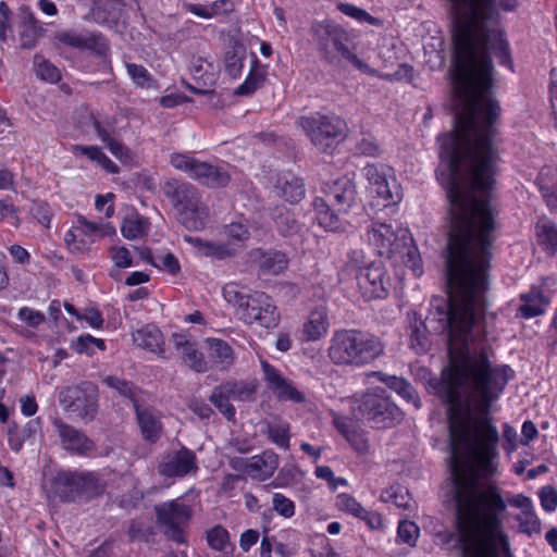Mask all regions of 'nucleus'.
I'll return each instance as SVG.
<instances>
[{"mask_svg":"<svg viewBox=\"0 0 557 557\" xmlns=\"http://www.w3.org/2000/svg\"><path fill=\"white\" fill-rule=\"evenodd\" d=\"M156 524L162 534L177 544L186 543L184 529L193 517V509L181 499L154 505Z\"/></svg>","mask_w":557,"mask_h":557,"instance_id":"10","label":"nucleus"},{"mask_svg":"<svg viewBox=\"0 0 557 557\" xmlns=\"http://www.w3.org/2000/svg\"><path fill=\"white\" fill-rule=\"evenodd\" d=\"M383 354L384 344L377 336L356 329L335 331L327 348L332 363L341 367H366Z\"/></svg>","mask_w":557,"mask_h":557,"instance_id":"3","label":"nucleus"},{"mask_svg":"<svg viewBox=\"0 0 557 557\" xmlns=\"http://www.w3.org/2000/svg\"><path fill=\"white\" fill-rule=\"evenodd\" d=\"M20 41L24 49H32L36 46L41 36L42 27L38 24L35 16L28 12L21 25Z\"/></svg>","mask_w":557,"mask_h":557,"instance_id":"33","label":"nucleus"},{"mask_svg":"<svg viewBox=\"0 0 557 557\" xmlns=\"http://www.w3.org/2000/svg\"><path fill=\"white\" fill-rule=\"evenodd\" d=\"M74 150L86 156L91 161H96L109 173L114 174L119 172V166L113 163L99 147L76 145Z\"/></svg>","mask_w":557,"mask_h":557,"instance_id":"38","label":"nucleus"},{"mask_svg":"<svg viewBox=\"0 0 557 557\" xmlns=\"http://www.w3.org/2000/svg\"><path fill=\"white\" fill-rule=\"evenodd\" d=\"M357 283L366 300L383 298L387 295V280L384 265L381 262H372L360 268L357 274Z\"/></svg>","mask_w":557,"mask_h":557,"instance_id":"15","label":"nucleus"},{"mask_svg":"<svg viewBox=\"0 0 557 557\" xmlns=\"http://www.w3.org/2000/svg\"><path fill=\"white\" fill-rule=\"evenodd\" d=\"M218 67L201 57L191 60L190 73L195 84L183 81V85L194 94H212L218 81Z\"/></svg>","mask_w":557,"mask_h":557,"instance_id":"18","label":"nucleus"},{"mask_svg":"<svg viewBox=\"0 0 557 557\" xmlns=\"http://www.w3.org/2000/svg\"><path fill=\"white\" fill-rule=\"evenodd\" d=\"M140 434L146 442L156 443L162 435L161 413L154 408L143 406L138 399H133Z\"/></svg>","mask_w":557,"mask_h":557,"instance_id":"20","label":"nucleus"},{"mask_svg":"<svg viewBox=\"0 0 557 557\" xmlns=\"http://www.w3.org/2000/svg\"><path fill=\"white\" fill-rule=\"evenodd\" d=\"M245 57V49L240 46H234L225 52L224 63L225 72L233 78L240 75L243 69V61Z\"/></svg>","mask_w":557,"mask_h":557,"instance_id":"40","label":"nucleus"},{"mask_svg":"<svg viewBox=\"0 0 557 557\" xmlns=\"http://www.w3.org/2000/svg\"><path fill=\"white\" fill-rule=\"evenodd\" d=\"M272 508L284 518H290L295 515L294 502L280 493L273 495Z\"/></svg>","mask_w":557,"mask_h":557,"instance_id":"52","label":"nucleus"},{"mask_svg":"<svg viewBox=\"0 0 557 557\" xmlns=\"http://www.w3.org/2000/svg\"><path fill=\"white\" fill-rule=\"evenodd\" d=\"M521 299L524 301L520 306L519 311L525 319L541 315L545 311L547 301L540 290H531L527 294L521 295Z\"/></svg>","mask_w":557,"mask_h":557,"instance_id":"34","label":"nucleus"},{"mask_svg":"<svg viewBox=\"0 0 557 557\" xmlns=\"http://www.w3.org/2000/svg\"><path fill=\"white\" fill-rule=\"evenodd\" d=\"M275 224L284 236L292 235L299 230V225L294 215L286 209L280 210L276 214Z\"/></svg>","mask_w":557,"mask_h":557,"instance_id":"49","label":"nucleus"},{"mask_svg":"<svg viewBox=\"0 0 557 557\" xmlns=\"http://www.w3.org/2000/svg\"><path fill=\"white\" fill-rule=\"evenodd\" d=\"M336 506L339 510L348 512L355 517H362L364 508L349 494H339L336 498Z\"/></svg>","mask_w":557,"mask_h":557,"instance_id":"51","label":"nucleus"},{"mask_svg":"<svg viewBox=\"0 0 557 557\" xmlns=\"http://www.w3.org/2000/svg\"><path fill=\"white\" fill-rule=\"evenodd\" d=\"M188 408L201 419H208L213 413L211 407L199 399L189 400Z\"/></svg>","mask_w":557,"mask_h":557,"instance_id":"63","label":"nucleus"},{"mask_svg":"<svg viewBox=\"0 0 557 557\" xmlns=\"http://www.w3.org/2000/svg\"><path fill=\"white\" fill-rule=\"evenodd\" d=\"M172 341L175 348L182 351L183 360L190 369L197 373H203L208 370V362L194 342H190L185 335L177 333L172 335Z\"/></svg>","mask_w":557,"mask_h":557,"instance_id":"25","label":"nucleus"},{"mask_svg":"<svg viewBox=\"0 0 557 557\" xmlns=\"http://www.w3.org/2000/svg\"><path fill=\"white\" fill-rule=\"evenodd\" d=\"M133 343L150 352L164 357V338L162 332L153 324H147L132 333Z\"/></svg>","mask_w":557,"mask_h":557,"instance_id":"26","label":"nucleus"},{"mask_svg":"<svg viewBox=\"0 0 557 557\" xmlns=\"http://www.w3.org/2000/svg\"><path fill=\"white\" fill-rule=\"evenodd\" d=\"M278 467V456L272 450H264L247 459L245 472L255 480L264 481L273 475Z\"/></svg>","mask_w":557,"mask_h":557,"instance_id":"23","label":"nucleus"},{"mask_svg":"<svg viewBox=\"0 0 557 557\" xmlns=\"http://www.w3.org/2000/svg\"><path fill=\"white\" fill-rule=\"evenodd\" d=\"M87 343H92L94 346L98 347L100 350L106 349V344L103 339L96 338L89 334L79 336L77 341L74 343V349L78 354L88 352Z\"/></svg>","mask_w":557,"mask_h":557,"instance_id":"60","label":"nucleus"},{"mask_svg":"<svg viewBox=\"0 0 557 557\" xmlns=\"http://www.w3.org/2000/svg\"><path fill=\"white\" fill-rule=\"evenodd\" d=\"M372 191L383 201L384 207L396 205L401 199V188L396 178L386 181Z\"/></svg>","mask_w":557,"mask_h":557,"instance_id":"39","label":"nucleus"},{"mask_svg":"<svg viewBox=\"0 0 557 557\" xmlns=\"http://www.w3.org/2000/svg\"><path fill=\"white\" fill-rule=\"evenodd\" d=\"M313 35L318 51L329 64L341 66L342 60H346L359 70L368 69V65L349 50L348 36L343 28L332 24H319L313 28Z\"/></svg>","mask_w":557,"mask_h":557,"instance_id":"9","label":"nucleus"},{"mask_svg":"<svg viewBox=\"0 0 557 557\" xmlns=\"http://www.w3.org/2000/svg\"><path fill=\"white\" fill-rule=\"evenodd\" d=\"M162 190L178 210L180 221L186 228L199 231L205 227L209 213L195 186L172 178L164 183Z\"/></svg>","mask_w":557,"mask_h":557,"instance_id":"7","label":"nucleus"},{"mask_svg":"<svg viewBox=\"0 0 557 557\" xmlns=\"http://www.w3.org/2000/svg\"><path fill=\"white\" fill-rule=\"evenodd\" d=\"M540 499L542 507L550 512L557 507V491L553 486H544L540 490Z\"/></svg>","mask_w":557,"mask_h":557,"instance_id":"57","label":"nucleus"},{"mask_svg":"<svg viewBox=\"0 0 557 557\" xmlns=\"http://www.w3.org/2000/svg\"><path fill=\"white\" fill-rule=\"evenodd\" d=\"M53 424L64 449L77 455H86L95 449V443L82 431L60 419H55Z\"/></svg>","mask_w":557,"mask_h":557,"instance_id":"21","label":"nucleus"},{"mask_svg":"<svg viewBox=\"0 0 557 557\" xmlns=\"http://www.w3.org/2000/svg\"><path fill=\"white\" fill-rule=\"evenodd\" d=\"M81 473L62 472L53 481L55 495L62 502H73L79 498Z\"/></svg>","mask_w":557,"mask_h":557,"instance_id":"29","label":"nucleus"},{"mask_svg":"<svg viewBox=\"0 0 557 557\" xmlns=\"http://www.w3.org/2000/svg\"><path fill=\"white\" fill-rule=\"evenodd\" d=\"M17 317L28 326L36 327L45 321V315L40 311L23 307L18 310Z\"/></svg>","mask_w":557,"mask_h":557,"instance_id":"56","label":"nucleus"},{"mask_svg":"<svg viewBox=\"0 0 557 557\" xmlns=\"http://www.w3.org/2000/svg\"><path fill=\"white\" fill-rule=\"evenodd\" d=\"M385 502H392L399 508L408 509L410 507V496L408 491L400 485H393L382 494Z\"/></svg>","mask_w":557,"mask_h":557,"instance_id":"46","label":"nucleus"},{"mask_svg":"<svg viewBox=\"0 0 557 557\" xmlns=\"http://www.w3.org/2000/svg\"><path fill=\"white\" fill-rule=\"evenodd\" d=\"M225 234L227 237L236 242H245L249 237V231L246 225L240 222H232L225 226Z\"/></svg>","mask_w":557,"mask_h":557,"instance_id":"58","label":"nucleus"},{"mask_svg":"<svg viewBox=\"0 0 557 557\" xmlns=\"http://www.w3.org/2000/svg\"><path fill=\"white\" fill-rule=\"evenodd\" d=\"M337 9L345 15L350 16L359 22H366L370 25L379 26L381 25V21L372 15H370L366 10L358 8L350 3L339 2L337 4Z\"/></svg>","mask_w":557,"mask_h":557,"instance_id":"47","label":"nucleus"},{"mask_svg":"<svg viewBox=\"0 0 557 557\" xmlns=\"http://www.w3.org/2000/svg\"><path fill=\"white\" fill-rule=\"evenodd\" d=\"M59 401L65 410H72L82 419L91 421L98 408V389L90 382L66 386L59 392Z\"/></svg>","mask_w":557,"mask_h":557,"instance_id":"14","label":"nucleus"},{"mask_svg":"<svg viewBox=\"0 0 557 557\" xmlns=\"http://www.w3.org/2000/svg\"><path fill=\"white\" fill-rule=\"evenodd\" d=\"M330 322L325 306L313 308L302 326V335L307 342L321 339L329 331Z\"/></svg>","mask_w":557,"mask_h":557,"instance_id":"27","label":"nucleus"},{"mask_svg":"<svg viewBox=\"0 0 557 557\" xmlns=\"http://www.w3.org/2000/svg\"><path fill=\"white\" fill-rule=\"evenodd\" d=\"M103 383L115 391H117L121 395L129 397L131 400L137 399L135 395L136 388L133 386L132 383L124 379H120L114 375H109L103 379Z\"/></svg>","mask_w":557,"mask_h":557,"instance_id":"50","label":"nucleus"},{"mask_svg":"<svg viewBox=\"0 0 557 557\" xmlns=\"http://www.w3.org/2000/svg\"><path fill=\"white\" fill-rule=\"evenodd\" d=\"M537 243L549 255L557 251V225L550 221H540L536 224Z\"/></svg>","mask_w":557,"mask_h":557,"instance_id":"32","label":"nucleus"},{"mask_svg":"<svg viewBox=\"0 0 557 557\" xmlns=\"http://www.w3.org/2000/svg\"><path fill=\"white\" fill-rule=\"evenodd\" d=\"M156 267L163 271L169 272L172 275H176L181 271L177 258L171 252L166 253L162 258L161 264L157 263Z\"/></svg>","mask_w":557,"mask_h":557,"instance_id":"62","label":"nucleus"},{"mask_svg":"<svg viewBox=\"0 0 557 557\" xmlns=\"http://www.w3.org/2000/svg\"><path fill=\"white\" fill-rule=\"evenodd\" d=\"M388 386L395 389L406 400L411 401L417 408L420 407V399L414 388L406 380L393 376L388 381Z\"/></svg>","mask_w":557,"mask_h":557,"instance_id":"44","label":"nucleus"},{"mask_svg":"<svg viewBox=\"0 0 557 557\" xmlns=\"http://www.w3.org/2000/svg\"><path fill=\"white\" fill-rule=\"evenodd\" d=\"M261 369L264 381L269 389H271L278 400L293 401L301 404L306 401V396L298 391L292 381L282 375V373L267 360H261Z\"/></svg>","mask_w":557,"mask_h":557,"instance_id":"16","label":"nucleus"},{"mask_svg":"<svg viewBox=\"0 0 557 557\" xmlns=\"http://www.w3.org/2000/svg\"><path fill=\"white\" fill-rule=\"evenodd\" d=\"M275 189L280 197L290 203H297L305 196L302 180L290 172L284 173L277 178Z\"/></svg>","mask_w":557,"mask_h":557,"instance_id":"28","label":"nucleus"},{"mask_svg":"<svg viewBox=\"0 0 557 557\" xmlns=\"http://www.w3.org/2000/svg\"><path fill=\"white\" fill-rule=\"evenodd\" d=\"M209 356L222 371L232 367L235 360V352L231 345L220 338H207Z\"/></svg>","mask_w":557,"mask_h":557,"instance_id":"30","label":"nucleus"},{"mask_svg":"<svg viewBox=\"0 0 557 557\" xmlns=\"http://www.w3.org/2000/svg\"><path fill=\"white\" fill-rule=\"evenodd\" d=\"M333 423L357 453L366 454L369 451L366 431L358 428L351 419L336 414L333 418Z\"/></svg>","mask_w":557,"mask_h":557,"instance_id":"24","label":"nucleus"},{"mask_svg":"<svg viewBox=\"0 0 557 557\" xmlns=\"http://www.w3.org/2000/svg\"><path fill=\"white\" fill-rule=\"evenodd\" d=\"M420 529L419 527L408 520L400 521L397 529V539L400 543L407 544L410 547L416 546L417 540L419 537Z\"/></svg>","mask_w":557,"mask_h":557,"instance_id":"48","label":"nucleus"},{"mask_svg":"<svg viewBox=\"0 0 557 557\" xmlns=\"http://www.w3.org/2000/svg\"><path fill=\"white\" fill-rule=\"evenodd\" d=\"M37 76L49 83H57L61 78L60 71L44 57L36 54L34 58Z\"/></svg>","mask_w":557,"mask_h":557,"instance_id":"43","label":"nucleus"},{"mask_svg":"<svg viewBox=\"0 0 557 557\" xmlns=\"http://www.w3.org/2000/svg\"><path fill=\"white\" fill-rule=\"evenodd\" d=\"M298 125L306 132L312 145L321 152H326L334 146L337 138L343 137L346 124L336 116L320 113L301 116Z\"/></svg>","mask_w":557,"mask_h":557,"instance_id":"11","label":"nucleus"},{"mask_svg":"<svg viewBox=\"0 0 557 557\" xmlns=\"http://www.w3.org/2000/svg\"><path fill=\"white\" fill-rule=\"evenodd\" d=\"M268 438L283 449L289 448V425L287 423L268 424L265 431Z\"/></svg>","mask_w":557,"mask_h":557,"instance_id":"42","label":"nucleus"},{"mask_svg":"<svg viewBox=\"0 0 557 557\" xmlns=\"http://www.w3.org/2000/svg\"><path fill=\"white\" fill-rule=\"evenodd\" d=\"M259 540V532L253 529H248L242 533L239 539V547L243 552H248Z\"/></svg>","mask_w":557,"mask_h":557,"instance_id":"64","label":"nucleus"},{"mask_svg":"<svg viewBox=\"0 0 557 557\" xmlns=\"http://www.w3.org/2000/svg\"><path fill=\"white\" fill-rule=\"evenodd\" d=\"M258 384L255 380H228L215 386L209 397L210 403L228 420L234 421V401H252Z\"/></svg>","mask_w":557,"mask_h":557,"instance_id":"12","label":"nucleus"},{"mask_svg":"<svg viewBox=\"0 0 557 557\" xmlns=\"http://www.w3.org/2000/svg\"><path fill=\"white\" fill-rule=\"evenodd\" d=\"M264 79L265 72L261 69L258 59L255 58L247 78L236 88L234 94L236 96H248L260 88L263 85Z\"/></svg>","mask_w":557,"mask_h":557,"instance_id":"35","label":"nucleus"},{"mask_svg":"<svg viewBox=\"0 0 557 557\" xmlns=\"http://www.w3.org/2000/svg\"><path fill=\"white\" fill-rule=\"evenodd\" d=\"M357 149L360 153L369 157H377L381 152L380 146L374 138L363 137L358 144Z\"/></svg>","mask_w":557,"mask_h":557,"instance_id":"61","label":"nucleus"},{"mask_svg":"<svg viewBox=\"0 0 557 557\" xmlns=\"http://www.w3.org/2000/svg\"><path fill=\"white\" fill-rule=\"evenodd\" d=\"M112 261L116 268H129L133 265V259L131 252L126 247L112 248L111 253Z\"/></svg>","mask_w":557,"mask_h":557,"instance_id":"59","label":"nucleus"},{"mask_svg":"<svg viewBox=\"0 0 557 557\" xmlns=\"http://www.w3.org/2000/svg\"><path fill=\"white\" fill-rule=\"evenodd\" d=\"M196 470V455L186 447L169 454L158 467L159 473L165 478H182Z\"/></svg>","mask_w":557,"mask_h":557,"instance_id":"19","label":"nucleus"},{"mask_svg":"<svg viewBox=\"0 0 557 557\" xmlns=\"http://www.w3.org/2000/svg\"><path fill=\"white\" fill-rule=\"evenodd\" d=\"M106 491V482L100 480L97 474L81 473L79 498L86 500L102 495Z\"/></svg>","mask_w":557,"mask_h":557,"instance_id":"36","label":"nucleus"},{"mask_svg":"<svg viewBox=\"0 0 557 557\" xmlns=\"http://www.w3.org/2000/svg\"><path fill=\"white\" fill-rule=\"evenodd\" d=\"M126 70L133 82L139 87H148L151 76L146 67L136 63H126Z\"/></svg>","mask_w":557,"mask_h":557,"instance_id":"53","label":"nucleus"},{"mask_svg":"<svg viewBox=\"0 0 557 557\" xmlns=\"http://www.w3.org/2000/svg\"><path fill=\"white\" fill-rule=\"evenodd\" d=\"M540 190L546 205L557 210V169H548L540 175Z\"/></svg>","mask_w":557,"mask_h":557,"instance_id":"31","label":"nucleus"},{"mask_svg":"<svg viewBox=\"0 0 557 557\" xmlns=\"http://www.w3.org/2000/svg\"><path fill=\"white\" fill-rule=\"evenodd\" d=\"M222 292L224 299L236 308L246 324H256L264 329H272L278 324L280 312L265 293L244 294L236 283L226 284Z\"/></svg>","mask_w":557,"mask_h":557,"instance_id":"4","label":"nucleus"},{"mask_svg":"<svg viewBox=\"0 0 557 557\" xmlns=\"http://www.w3.org/2000/svg\"><path fill=\"white\" fill-rule=\"evenodd\" d=\"M357 411L371 428L388 429L399 424L403 411L391 399L387 391L382 387L368 389L357 400Z\"/></svg>","mask_w":557,"mask_h":557,"instance_id":"8","label":"nucleus"},{"mask_svg":"<svg viewBox=\"0 0 557 557\" xmlns=\"http://www.w3.org/2000/svg\"><path fill=\"white\" fill-rule=\"evenodd\" d=\"M454 23L455 54L450 67L454 91V128L438 137L440 157L472 165L478 186L497 171L494 143L500 107L493 98L494 66L491 55L512 65L495 0H449ZM518 0H499L498 8L513 11Z\"/></svg>","mask_w":557,"mask_h":557,"instance_id":"2","label":"nucleus"},{"mask_svg":"<svg viewBox=\"0 0 557 557\" xmlns=\"http://www.w3.org/2000/svg\"><path fill=\"white\" fill-rule=\"evenodd\" d=\"M30 213L41 225L50 226L52 212L47 202L34 201L30 206Z\"/></svg>","mask_w":557,"mask_h":557,"instance_id":"55","label":"nucleus"},{"mask_svg":"<svg viewBox=\"0 0 557 557\" xmlns=\"http://www.w3.org/2000/svg\"><path fill=\"white\" fill-rule=\"evenodd\" d=\"M60 42L77 48L91 51L99 58L107 59L110 55V45L107 38L95 32L74 33L63 32L58 35Z\"/></svg>","mask_w":557,"mask_h":557,"instance_id":"17","label":"nucleus"},{"mask_svg":"<svg viewBox=\"0 0 557 557\" xmlns=\"http://www.w3.org/2000/svg\"><path fill=\"white\" fill-rule=\"evenodd\" d=\"M472 165L441 158L436 175L449 201V231L445 250L448 296H433L423 321L408 313L409 347L418 355L431 349V333L447 332L449 369L444 398L448 405L450 481L456 503V528L461 554H510L500 516L506 502L488 481L495 473L498 433L487 418L491 405L513 371L492 367L484 352L471 354V330L485 307L488 289L494 214L488 194L492 173L478 186Z\"/></svg>","mask_w":557,"mask_h":557,"instance_id":"1","label":"nucleus"},{"mask_svg":"<svg viewBox=\"0 0 557 557\" xmlns=\"http://www.w3.org/2000/svg\"><path fill=\"white\" fill-rule=\"evenodd\" d=\"M518 520L522 532L532 534L540 531V521L532 509L521 510Z\"/></svg>","mask_w":557,"mask_h":557,"instance_id":"54","label":"nucleus"},{"mask_svg":"<svg viewBox=\"0 0 557 557\" xmlns=\"http://www.w3.org/2000/svg\"><path fill=\"white\" fill-rule=\"evenodd\" d=\"M170 163L175 169L186 172L193 180L210 188L225 187L230 181V174L220 166L199 161L184 153H172Z\"/></svg>","mask_w":557,"mask_h":557,"instance_id":"13","label":"nucleus"},{"mask_svg":"<svg viewBox=\"0 0 557 557\" xmlns=\"http://www.w3.org/2000/svg\"><path fill=\"white\" fill-rule=\"evenodd\" d=\"M325 198H315L313 208L318 223L327 231L344 227L341 214L347 213L356 199V186L348 177H341L325 189Z\"/></svg>","mask_w":557,"mask_h":557,"instance_id":"6","label":"nucleus"},{"mask_svg":"<svg viewBox=\"0 0 557 557\" xmlns=\"http://www.w3.org/2000/svg\"><path fill=\"white\" fill-rule=\"evenodd\" d=\"M145 231V221L137 214L125 218L121 226V232L127 239H135L141 236Z\"/></svg>","mask_w":557,"mask_h":557,"instance_id":"45","label":"nucleus"},{"mask_svg":"<svg viewBox=\"0 0 557 557\" xmlns=\"http://www.w3.org/2000/svg\"><path fill=\"white\" fill-rule=\"evenodd\" d=\"M249 259L262 275H276L287 267L286 256L276 250L253 249L249 252Z\"/></svg>","mask_w":557,"mask_h":557,"instance_id":"22","label":"nucleus"},{"mask_svg":"<svg viewBox=\"0 0 557 557\" xmlns=\"http://www.w3.org/2000/svg\"><path fill=\"white\" fill-rule=\"evenodd\" d=\"M368 238L377 248L380 256L389 259L399 256L414 275L422 274L421 258L407 230L395 231L391 224L373 222Z\"/></svg>","mask_w":557,"mask_h":557,"instance_id":"5","label":"nucleus"},{"mask_svg":"<svg viewBox=\"0 0 557 557\" xmlns=\"http://www.w3.org/2000/svg\"><path fill=\"white\" fill-rule=\"evenodd\" d=\"M208 546L216 552H224L230 546L233 549L228 531L221 524H216L206 531Z\"/></svg>","mask_w":557,"mask_h":557,"instance_id":"37","label":"nucleus"},{"mask_svg":"<svg viewBox=\"0 0 557 557\" xmlns=\"http://www.w3.org/2000/svg\"><path fill=\"white\" fill-rule=\"evenodd\" d=\"M364 174L372 190L386 181L395 178L392 169L383 164H368L364 168Z\"/></svg>","mask_w":557,"mask_h":557,"instance_id":"41","label":"nucleus"}]
</instances>
